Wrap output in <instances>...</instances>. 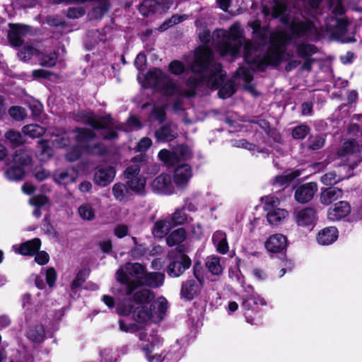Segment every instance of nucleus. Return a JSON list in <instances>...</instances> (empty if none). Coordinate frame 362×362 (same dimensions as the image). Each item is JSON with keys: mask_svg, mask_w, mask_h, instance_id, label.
Instances as JSON below:
<instances>
[{"mask_svg": "<svg viewBox=\"0 0 362 362\" xmlns=\"http://www.w3.org/2000/svg\"><path fill=\"white\" fill-rule=\"evenodd\" d=\"M290 40V37L278 36L276 38L278 44L272 41L263 56L262 57L259 56L257 62H253L255 63L256 68L261 71H264L268 66L277 67L279 66L284 60L286 53V50L282 47L288 45Z\"/></svg>", "mask_w": 362, "mask_h": 362, "instance_id": "obj_1", "label": "nucleus"}, {"mask_svg": "<svg viewBox=\"0 0 362 362\" xmlns=\"http://www.w3.org/2000/svg\"><path fill=\"white\" fill-rule=\"evenodd\" d=\"M223 39L217 45V50L222 56L236 57L243 47V32L240 27L233 24L228 31H223Z\"/></svg>", "mask_w": 362, "mask_h": 362, "instance_id": "obj_2", "label": "nucleus"}, {"mask_svg": "<svg viewBox=\"0 0 362 362\" xmlns=\"http://www.w3.org/2000/svg\"><path fill=\"white\" fill-rule=\"evenodd\" d=\"M78 117L86 119L85 124L90 126L95 130H106L101 134V137L104 140L114 141L119 137V134L110 129V125L113 122V118L111 115L100 116L98 119L93 117V112H81L78 114Z\"/></svg>", "mask_w": 362, "mask_h": 362, "instance_id": "obj_3", "label": "nucleus"}, {"mask_svg": "<svg viewBox=\"0 0 362 362\" xmlns=\"http://www.w3.org/2000/svg\"><path fill=\"white\" fill-rule=\"evenodd\" d=\"M146 79L151 83L152 86L159 88L160 92L165 96L173 95L177 89L174 80L158 68L149 69L146 74Z\"/></svg>", "mask_w": 362, "mask_h": 362, "instance_id": "obj_4", "label": "nucleus"}, {"mask_svg": "<svg viewBox=\"0 0 362 362\" xmlns=\"http://www.w3.org/2000/svg\"><path fill=\"white\" fill-rule=\"evenodd\" d=\"M214 58V51L209 46H198L194 50V59L190 66L191 71L199 74L207 72Z\"/></svg>", "mask_w": 362, "mask_h": 362, "instance_id": "obj_5", "label": "nucleus"}, {"mask_svg": "<svg viewBox=\"0 0 362 362\" xmlns=\"http://www.w3.org/2000/svg\"><path fill=\"white\" fill-rule=\"evenodd\" d=\"M170 262L165 269L168 275L171 278H177L192 266V260L187 254L173 255H169Z\"/></svg>", "mask_w": 362, "mask_h": 362, "instance_id": "obj_6", "label": "nucleus"}, {"mask_svg": "<svg viewBox=\"0 0 362 362\" xmlns=\"http://www.w3.org/2000/svg\"><path fill=\"white\" fill-rule=\"evenodd\" d=\"M315 28L314 23L310 20L301 21L298 18L293 19L289 23V30L291 35V39H299L304 37H308L313 31ZM284 37L289 35L284 34L281 35Z\"/></svg>", "mask_w": 362, "mask_h": 362, "instance_id": "obj_7", "label": "nucleus"}, {"mask_svg": "<svg viewBox=\"0 0 362 362\" xmlns=\"http://www.w3.org/2000/svg\"><path fill=\"white\" fill-rule=\"evenodd\" d=\"M264 247L270 254H280L285 257L288 247L287 238L281 233L272 235L264 243Z\"/></svg>", "mask_w": 362, "mask_h": 362, "instance_id": "obj_8", "label": "nucleus"}, {"mask_svg": "<svg viewBox=\"0 0 362 362\" xmlns=\"http://www.w3.org/2000/svg\"><path fill=\"white\" fill-rule=\"evenodd\" d=\"M10 30L8 33V40L13 47H21L23 44L22 36L26 35L33 31V27L28 25L10 23Z\"/></svg>", "mask_w": 362, "mask_h": 362, "instance_id": "obj_9", "label": "nucleus"}, {"mask_svg": "<svg viewBox=\"0 0 362 362\" xmlns=\"http://www.w3.org/2000/svg\"><path fill=\"white\" fill-rule=\"evenodd\" d=\"M318 217L316 210L313 207H305L298 211L296 216V223L303 228H314Z\"/></svg>", "mask_w": 362, "mask_h": 362, "instance_id": "obj_10", "label": "nucleus"}, {"mask_svg": "<svg viewBox=\"0 0 362 362\" xmlns=\"http://www.w3.org/2000/svg\"><path fill=\"white\" fill-rule=\"evenodd\" d=\"M317 191L315 182H307L296 187L294 194L296 201L300 204H306L313 199Z\"/></svg>", "mask_w": 362, "mask_h": 362, "instance_id": "obj_11", "label": "nucleus"}, {"mask_svg": "<svg viewBox=\"0 0 362 362\" xmlns=\"http://www.w3.org/2000/svg\"><path fill=\"white\" fill-rule=\"evenodd\" d=\"M154 192L165 195H170L174 192L171 176L168 173H161L157 176L151 183Z\"/></svg>", "mask_w": 362, "mask_h": 362, "instance_id": "obj_12", "label": "nucleus"}, {"mask_svg": "<svg viewBox=\"0 0 362 362\" xmlns=\"http://www.w3.org/2000/svg\"><path fill=\"white\" fill-rule=\"evenodd\" d=\"M351 211L350 204L346 201H339L327 210V218L332 221H340L346 217Z\"/></svg>", "mask_w": 362, "mask_h": 362, "instance_id": "obj_13", "label": "nucleus"}, {"mask_svg": "<svg viewBox=\"0 0 362 362\" xmlns=\"http://www.w3.org/2000/svg\"><path fill=\"white\" fill-rule=\"evenodd\" d=\"M203 284L194 279H187L182 283L180 296L187 300H192L199 295Z\"/></svg>", "mask_w": 362, "mask_h": 362, "instance_id": "obj_14", "label": "nucleus"}, {"mask_svg": "<svg viewBox=\"0 0 362 362\" xmlns=\"http://www.w3.org/2000/svg\"><path fill=\"white\" fill-rule=\"evenodd\" d=\"M226 76V73L222 69L221 64H217L209 75L206 76V82L211 89L217 90L223 84Z\"/></svg>", "mask_w": 362, "mask_h": 362, "instance_id": "obj_15", "label": "nucleus"}, {"mask_svg": "<svg viewBox=\"0 0 362 362\" xmlns=\"http://www.w3.org/2000/svg\"><path fill=\"white\" fill-rule=\"evenodd\" d=\"M274 202L272 203L267 202L265 204V210L268 211L267 214V219L269 224L273 226H277L281 223V221L288 215V211L285 209L276 208L274 206Z\"/></svg>", "mask_w": 362, "mask_h": 362, "instance_id": "obj_16", "label": "nucleus"}, {"mask_svg": "<svg viewBox=\"0 0 362 362\" xmlns=\"http://www.w3.org/2000/svg\"><path fill=\"white\" fill-rule=\"evenodd\" d=\"M192 176V167L189 164H182L175 169L173 181L177 187H184L188 183Z\"/></svg>", "mask_w": 362, "mask_h": 362, "instance_id": "obj_17", "label": "nucleus"}, {"mask_svg": "<svg viewBox=\"0 0 362 362\" xmlns=\"http://www.w3.org/2000/svg\"><path fill=\"white\" fill-rule=\"evenodd\" d=\"M115 176V169L114 167L101 168L95 172L93 181L97 185L106 187L113 180Z\"/></svg>", "mask_w": 362, "mask_h": 362, "instance_id": "obj_18", "label": "nucleus"}, {"mask_svg": "<svg viewBox=\"0 0 362 362\" xmlns=\"http://www.w3.org/2000/svg\"><path fill=\"white\" fill-rule=\"evenodd\" d=\"M156 303L135 306L133 319L138 323H144L149 321L154 316Z\"/></svg>", "mask_w": 362, "mask_h": 362, "instance_id": "obj_19", "label": "nucleus"}, {"mask_svg": "<svg viewBox=\"0 0 362 362\" xmlns=\"http://www.w3.org/2000/svg\"><path fill=\"white\" fill-rule=\"evenodd\" d=\"M344 192L341 189L330 186L327 188H322L320 195V201L323 205L328 206L332 202L343 197Z\"/></svg>", "mask_w": 362, "mask_h": 362, "instance_id": "obj_20", "label": "nucleus"}, {"mask_svg": "<svg viewBox=\"0 0 362 362\" xmlns=\"http://www.w3.org/2000/svg\"><path fill=\"white\" fill-rule=\"evenodd\" d=\"M339 231L335 226H329L320 230L317 235V241L322 245H329L338 238Z\"/></svg>", "mask_w": 362, "mask_h": 362, "instance_id": "obj_21", "label": "nucleus"}, {"mask_svg": "<svg viewBox=\"0 0 362 362\" xmlns=\"http://www.w3.org/2000/svg\"><path fill=\"white\" fill-rule=\"evenodd\" d=\"M143 286H146L153 288H157L163 284L165 274L158 272H146L140 277Z\"/></svg>", "mask_w": 362, "mask_h": 362, "instance_id": "obj_22", "label": "nucleus"}, {"mask_svg": "<svg viewBox=\"0 0 362 362\" xmlns=\"http://www.w3.org/2000/svg\"><path fill=\"white\" fill-rule=\"evenodd\" d=\"M177 136V133L172 129L171 122L163 124L154 132V136L157 141H173Z\"/></svg>", "mask_w": 362, "mask_h": 362, "instance_id": "obj_23", "label": "nucleus"}, {"mask_svg": "<svg viewBox=\"0 0 362 362\" xmlns=\"http://www.w3.org/2000/svg\"><path fill=\"white\" fill-rule=\"evenodd\" d=\"M40 239L35 238L21 243L18 248V253L24 256H33L40 250Z\"/></svg>", "mask_w": 362, "mask_h": 362, "instance_id": "obj_24", "label": "nucleus"}, {"mask_svg": "<svg viewBox=\"0 0 362 362\" xmlns=\"http://www.w3.org/2000/svg\"><path fill=\"white\" fill-rule=\"evenodd\" d=\"M134 303L137 305H151V303L154 300L155 294L154 292L147 289L142 288L139 291H136L132 297L131 298Z\"/></svg>", "mask_w": 362, "mask_h": 362, "instance_id": "obj_25", "label": "nucleus"}, {"mask_svg": "<svg viewBox=\"0 0 362 362\" xmlns=\"http://www.w3.org/2000/svg\"><path fill=\"white\" fill-rule=\"evenodd\" d=\"M73 132L75 134L74 139L77 143H88L96 138V134L93 129L86 127H76Z\"/></svg>", "mask_w": 362, "mask_h": 362, "instance_id": "obj_26", "label": "nucleus"}, {"mask_svg": "<svg viewBox=\"0 0 362 362\" xmlns=\"http://www.w3.org/2000/svg\"><path fill=\"white\" fill-rule=\"evenodd\" d=\"M187 235V231L184 228H177L166 237V243L169 247L178 245L186 240Z\"/></svg>", "mask_w": 362, "mask_h": 362, "instance_id": "obj_27", "label": "nucleus"}, {"mask_svg": "<svg viewBox=\"0 0 362 362\" xmlns=\"http://www.w3.org/2000/svg\"><path fill=\"white\" fill-rule=\"evenodd\" d=\"M173 228L168 219H159L156 221L152 228V234L158 238H163L169 233Z\"/></svg>", "mask_w": 362, "mask_h": 362, "instance_id": "obj_28", "label": "nucleus"}, {"mask_svg": "<svg viewBox=\"0 0 362 362\" xmlns=\"http://www.w3.org/2000/svg\"><path fill=\"white\" fill-rule=\"evenodd\" d=\"M212 241L216 245V250L222 255L228 252L229 247L226 239V235L221 230L216 231L212 237Z\"/></svg>", "mask_w": 362, "mask_h": 362, "instance_id": "obj_29", "label": "nucleus"}, {"mask_svg": "<svg viewBox=\"0 0 362 362\" xmlns=\"http://www.w3.org/2000/svg\"><path fill=\"white\" fill-rule=\"evenodd\" d=\"M318 48L313 44L305 42L298 43L296 45V54L302 59L311 58L312 55L318 52Z\"/></svg>", "mask_w": 362, "mask_h": 362, "instance_id": "obj_30", "label": "nucleus"}, {"mask_svg": "<svg viewBox=\"0 0 362 362\" xmlns=\"http://www.w3.org/2000/svg\"><path fill=\"white\" fill-rule=\"evenodd\" d=\"M33 161L32 157L24 150H17L13 155V165L21 166L25 169L29 166Z\"/></svg>", "mask_w": 362, "mask_h": 362, "instance_id": "obj_31", "label": "nucleus"}, {"mask_svg": "<svg viewBox=\"0 0 362 362\" xmlns=\"http://www.w3.org/2000/svg\"><path fill=\"white\" fill-rule=\"evenodd\" d=\"M135 308V303L133 300L130 298L124 299L121 302H119L117 307L116 311L119 315L121 316H129L130 315L134 314Z\"/></svg>", "mask_w": 362, "mask_h": 362, "instance_id": "obj_32", "label": "nucleus"}, {"mask_svg": "<svg viewBox=\"0 0 362 362\" xmlns=\"http://www.w3.org/2000/svg\"><path fill=\"white\" fill-rule=\"evenodd\" d=\"M221 258L218 256L208 257L205 262V266L213 275L218 276L223 272V267L220 263Z\"/></svg>", "mask_w": 362, "mask_h": 362, "instance_id": "obj_33", "label": "nucleus"}, {"mask_svg": "<svg viewBox=\"0 0 362 362\" xmlns=\"http://www.w3.org/2000/svg\"><path fill=\"white\" fill-rule=\"evenodd\" d=\"M127 187L136 193L144 192L146 186V179L143 176L127 179Z\"/></svg>", "mask_w": 362, "mask_h": 362, "instance_id": "obj_34", "label": "nucleus"}, {"mask_svg": "<svg viewBox=\"0 0 362 362\" xmlns=\"http://www.w3.org/2000/svg\"><path fill=\"white\" fill-rule=\"evenodd\" d=\"M188 215L180 207L175 209L168 219L172 227L185 225L187 222Z\"/></svg>", "mask_w": 362, "mask_h": 362, "instance_id": "obj_35", "label": "nucleus"}, {"mask_svg": "<svg viewBox=\"0 0 362 362\" xmlns=\"http://www.w3.org/2000/svg\"><path fill=\"white\" fill-rule=\"evenodd\" d=\"M125 269L129 275L139 279L144 275L146 267L139 262H127L125 264Z\"/></svg>", "mask_w": 362, "mask_h": 362, "instance_id": "obj_36", "label": "nucleus"}, {"mask_svg": "<svg viewBox=\"0 0 362 362\" xmlns=\"http://www.w3.org/2000/svg\"><path fill=\"white\" fill-rule=\"evenodd\" d=\"M7 178L13 181L22 180L25 175V170L21 166L12 165L7 168L5 173Z\"/></svg>", "mask_w": 362, "mask_h": 362, "instance_id": "obj_37", "label": "nucleus"}, {"mask_svg": "<svg viewBox=\"0 0 362 362\" xmlns=\"http://www.w3.org/2000/svg\"><path fill=\"white\" fill-rule=\"evenodd\" d=\"M45 329L42 325L31 327L28 332V339L35 343H41L45 339Z\"/></svg>", "mask_w": 362, "mask_h": 362, "instance_id": "obj_38", "label": "nucleus"}, {"mask_svg": "<svg viewBox=\"0 0 362 362\" xmlns=\"http://www.w3.org/2000/svg\"><path fill=\"white\" fill-rule=\"evenodd\" d=\"M112 194L115 199L119 202L127 200V194L129 189L127 185L121 182H117L112 186Z\"/></svg>", "mask_w": 362, "mask_h": 362, "instance_id": "obj_39", "label": "nucleus"}, {"mask_svg": "<svg viewBox=\"0 0 362 362\" xmlns=\"http://www.w3.org/2000/svg\"><path fill=\"white\" fill-rule=\"evenodd\" d=\"M5 137L13 148L18 147L25 143L23 136L17 130L11 129L8 131L5 134Z\"/></svg>", "mask_w": 362, "mask_h": 362, "instance_id": "obj_40", "label": "nucleus"}, {"mask_svg": "<svg viewBox=\"0 0 362 362\" xmlns=\"http://www.w3.org/2000/svg\"><path fill=\"white\" fill-rule=\"evenodd\" d=\"M53 180L58 185H66L75 182L76 178L69 174L67 170L55 172L53 175Z\"/></svg>", "mask_w": 362, "mask_h": 362, "instance_id": "obj_41", "label": "nucleus"}, {"mask_svg": "<svg viewBox=\"0 0 362 362\" xmlns=\"http://www.w3.org/2000/svg\"><path fill=\"white\" fill-rule=\"evenodd\" d=\"M156 0H144L139 6V13L144 17H148L150 13L156 12Z\"/></svg>", "mask_w": 362, "mask_h": 362, "instance_id": "obj_42", "label": "nucleus"}, {"mask_svg": "<svg viewBox=\"0 0 362 362\" xmlns=\"http://www.w3.org/2000/svg\"><path fill=\"white\" fill-rule=\"evenodd\" d=\"M218 89V95L221 99L228 98L236 92L235 83L231 80L228 81L223 85L222 84Z\"/></svg>", "mask_w": 362, "mask_h": 362, "instance_id": "obj_43", "label": "nucleus"}, {"mask_svg": "<svg viewBox=\"0 0 362 362\" xmlns=\"http://www.w3.org/2000/svg\"><path fill=\"white\" fill-rule=\"evenodd\" d=\"M88 275V270L86 269H80L70 285L71 290L72 291H76L78 288H80L86 282Z\"/></svg>", "mask_w": 362, "mask_h": 362, "instance_id": "obj_44", "label": "nucleus"}, {"mask_svg": "<svg viewBox=\"0 0 362 362\" xmlns=\"http://www.w3.org/2000/svg\"><path fill=\"white\" fill-rule=\"evenodd\" d=\"M83 149L87 153L93 156H103L107 153V147L100 142L93 145L86 144L83 146Z\"/></svg>", "mask_w": 362, "mask_h": 362, "instance_id": "obj_45", "label": "nucleus"}, {"mask_svg": "<svg viewBox=\"0 0 362 362\" xmlns=\"http://www.w3.org/2000/svg\"><path fill=\"white\" fill-rule=\"evenodd\" d=\"M40 51L35 48L32 45H24L21 47V49L18 52V56L19 59L24 62H28L31 59L32 57L34 55H39Z\"/></svg>", "mask_w": 362, "mask_h": 362, "instance_id": "obj_46", "label": "nucleus"}, {"mask_svg": "<svg viewBox=\"0 0 362 362\" xmlns=\"http://www.w3.org/2000/svg\"><path fill=\"white\" fill-rule=\"evenodd\" d=\"M325 138L323 134L310 135L308 139V149L312 151L319 150L325 146Z\"/></svg>", "mask_w": 362, "mask_h": 362, "instance_id": "obj_47", "label": "nucleus"}, {"mask_svg": "<svg viewBox=\"0 0 362 362\" xmlns=\"http://www.w3.org/2000/svg\"><path fill=\"white\" fill-rule=\"evenodd\" d=\"M310 127L303 123L293 127L291 130L292 137L296 140L304 139L310 132Z\"/></svg>", "mask_w": 362, "mask_h": 362, "instance_id": "obj_48", "label": "nucleus"}, {"mask_svg": "<svg viewBox=\"0 0 362 362\" xmlns=\"http://www.w3.org/2000/svg\"><path fill=\"white\" fill-rule=\"evenodd\" d=\"M58 54L56 52H52L49 54H42L40 57V64L44 67H53L56 65L58 59Z\"/></svg>", "mask_w": 362, "mask_h": 362, "instance_id": "obj_49", "label": "nucleus"}, {"mask_svg": "<svg viewBox=\"0 0 362 362\" xmlns=\"http://www.w3.org/2000/svg\"><path fill=\"white\" fill-rule=\"evenodd\" d=\"M22 132L24 134L31 138L40 137L44 134L43 128L39 124H30L23 127Z\"/></svg>", "mask_w": 362, "mask_h": 362, "instance_id": "obj_50", "label": "nucleus"}, {"mask_svg": "<svg viewBox=\"0 0 362 362\" xmlns=\"http://www.w3.org/2000/svg\"><path fill=\"white\" fill-rule=\"evenodd\" d=\"M177 154L167 149H162L158 152V157L166 165L170 166L177 160Z\"/></svg>", "mask_w": 362, "mask_h": 362, "instance_id": "obj_51", "label": "nucleus"}, {"mask_svg": "<svg viewBox=\"0 0 362 362\" xmlns=\"http://www.w3.org/2000/svg\"><path fill=\"white\" fill-rule=\"evenodd\" d=\"M78 214L83 220L92 221L94 219L95 211L89 204H85L78 207Z\"/></svg>", "mask_w": 362, "mask_h": 362, "instance_id": "obj_52", "label": "nucleus"}, {"mask_svg": "<svg viewBox=\"0 0 362 362\" xmlns=\"http://www.w3.org/2000/svg\"><path fill=\"white\" fill-rule=\"evenodd\" d=\"M166 106H154L151 110V115L155 117V119L158 122L159 124H163L167 118L166 115Z\"/></svg>", "mask_w": 362, "mask_h": 362, "instance_id": "obj_53", "label": "nucleus"}, {"mask_svg": "<svg viewBox=\"0 0 362 362\" xmlns=\"http://www.w3.org/2000/svg\"><path fill=\"white\" fill-rule=\"evenodd\" d=\"M185 66L180 60L175 59L168 64V71L173 75H181L185 72Z\"/></svg>", "mask_w": 362, "mask_h": 362, "instance_id": "obj_54", "label": "nucleus"}, {"mask_svg": "<svg viewBox=\"0 0 362 362\" xmlns=\"http://www.w3.org/2000/svg\"><path fill=\"white\" fill-rule=\"evenodd\" d=\"M8 112L16 121H21L27 116L25 108L21 106H11Z\"/></svg>", "mask_w": 362, "mask_h": 362, "instance_id": "obj_55", "label": "nucleus"}, {"mask_svg": "<svg viewBox=\"0 0 362 362\" xmlns=\"http://www.w3.org/2000/svg\"><path fill=\"white\" fill-rule=\"evenodd\" d=\"M82 156V149L81 146L74 145L65 154V159L69 162H75L81 158Z\"/></svg>", "mask_w": 362, "mask_h": 362, "instance_id": "obj_56", "label": "nucleus"}, {"mask_svg": "<svg viewBox=\"0 0 362 362\" xmlns=\"http://www.w3.org/2000/svg\"><path fill=\"white\" fill-rule=\"evenodd\" d=\"M206 76L202 75L199 77L189 76L185 82L186 86L191 89H197L206 82Z\"/></svg>", "mask_w": 362, "mask_h": 362, "instance_id": "obj_57", "label": "nucleus"}, {"mask_svg": "<svg viewBox=\"0 0 362 362\" xmlns=\"http://www.w3.org/2000/svg\"><path fill=\"white\" fill-rule=\"evenodd\" d=\"M142 280L141 278L129 280L128 283L124 284V285L126 286L125 288V295L126 296H131L132 294H134L135 291L140 286H143Z\"/></svg>", "mask_w": 362, "mask_h": 362, "instance_id": "obj_58", "label": "nucleus"}, {"mask_svg": "<svg viewBox=\"0 0 362 362\" xmlns=\"http://www.w3.org/2000/svg\"><path fill=\"white\" fill-rule=\"evenodd\" d=\"M252 48H253V47L251 43H250V42L245 43V46L243 47V49H244L243 57H244L245 62L247 64L255 65V63H254L252 62H257L259 56L252 57L251 51H252Z\"/></svg>", "mask_w": 362, "mask_h": 362, "instance_id": "obj_59", "label": "nucleus"}, {"mask_svg": "<svg viewBox=\"0 0 362 362\" xmlns=\"http://www.w3.org/2000/svg\"><path fill=\"white\" fill-rule=\"evenodd\" d=\"M147 252L144 244H138L132 247L129 251V255L134 259H139L143 257Z\"/></svg>", "mask_w": 362, "mask_h": 362, "instance_id": "obj_60", "label": "nucleus"}, {"mask_svg": "<svg viewBox=\"0 0 362 362\" xmlns=\"http://www.w3.org/2000/svg\"><path fill=\"white\" fill-rule=\"evenodd\" d=\"M357 143L355 139H350L345 141L341 147V155L349 156L355 153Z\"/></svg>", "mask_w": 362, "mask_h": 362, "instance_id": "obj_61", "label": "nucleus"}, {"mask_svg": "<svg viewBox=\"0 0 362 362\" xmlns=\"http://www.w3.org/2000/svg\"><path fill=\"white\" fill-rule=\"evenodd\" d=\"M236 74L243 78L246 83H250L252 81L254 77L253 74L249 68L241 66L236 71Z\"/></svg>", "mask_w": 362, "mask_h": 362, "instance_id": "obj_62", "label": "nucleus"}, {"mask_svg": "<svg viewBox=\"0 0 362 362\" xmlns=\"http://www.w3.org/2000/svg\"><path fill=\"white\" fill-rule=\"evenodd\" d=\"M39 147L40 148V155L51 158L53 156V149L49 146V141L41 139L38 141Z\"/></svg>", "mask_w": 362, "mask_h": 362, "instance_id": "obj_63", "label": "nucleus"}, {"mask_svg": "<svg viewBox=\"0 0 362 362\" xmlns=\"http://www.w3.org/2000/svg\"><path fill=\"white\" fill-rule=\"evenodd\" d=\"M152 146V141L150 138L146 136L141 138L137 143L135 150L137 152H144Z\"/></svg>", "mask_w": 362, "mask_h": 362, "instance_id": "obj_64", "label": "nucleus"}]
</instances>
